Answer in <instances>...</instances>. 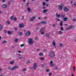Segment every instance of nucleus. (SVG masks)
Instances as JSON below:
<instances>
[{
  "mask_svg": "<svg viewBox=\"0 0 76 76\" xmlns=\"http://www.w3.org/2000/svg\"><path fill=\"white\" fill-rule=\"evenodd\" d=\"M19 34L20 35H22V32H19Z\"/></svg>",
  "mask_w": 76,
  "mask_h": 76,
  "instance_id": "cd10ccee",
  "label": "nucleus"
},
{
  "mask_svg": "<svg viewBox=\"0 0 76 76\" xmlns=\"http://www.w3.org/2000/svg\"><path fill=\"white\" fill-rule=\"evenodd\" d=\"M35 40H37V38L36 37L34 38Z\"/></svg>",
  "mask_w": 76,
  "mask_h": 76,
  "instance_id": "0e129e2a",
  "label": "nucleus"
},
{
  "mask_svg": "<svg viewBox=\"0 0 76 76\" xmlns=\"http://www.w3.org/2000/svg\"><path fill=\"white\" fill-rule=\"evenodd\" d=\"M52 45H53V47H54L56 48V42H55V40H53V41L52 43Z\"/></svg>",
  "mask_w": 76,
  "mask_h": 76,
  "instance_id": "39448f33",
  "label": "nucleus"
},
{
  "mask_svg": "<svg viewBox=\"0 0 76 76\" xmlns=\"http://www.w3.org/2000/svg\"><path fill=\"white\" fill-rule=\"evenodd\" d=\"M52 26L53 27H55L56 26V24H53V26Z\"/></svg>",
  "mask_w": 76,
  "mask_h": 76,
  "instance_id": "8fccbe9b",
  "label": "nucleus"
},
{
  "mask_svg": "<svg viewBox=\"0 0 76 76\" xmlns=\"http://www.w3.org/2000/svg\"><path fill=\"white\" fill-rule=\"evenodd\" d=\"M14 20H17V18L16 17H15L14 18Z\"/></svg>",
  "mask_w": 76,
  "mask_h": 76,
  "instance_id": "f704fd0d",
  "label": "nucleus"
},
{
  "mask_svg": "<svg viewBox=\"0 0 76 76\" xmlns=\"http://www.w3.org/2000/svg\"><path fill=\"white\" fill-rule=\"evenodd\" d=\"M39 59L42 61V60H44V58H40Z\"/></svg>",
  "mask_w": 76,
  "mask_h": 76,
  "instance_id": "7c9ffc66",
  "label": "nucleus"
},
{
  "mask_svg": "<svg viewBox=\"0 0 76 76\" xmlns=\"http://www.w3.org/2000/svg\"><path fill=\"white\" fill-rule=\"evenodd\" d=\"M73 1H71L70 2V3H71V4H72V3H73Z\"/></svg>",
  "mask_w": 76,
  "mask_h": 76,
  "instance_id": "bf43d9fd",
  "label": "nucleus"
},
{
  "mask_svg": "<svg viewBox=\"0 0 76 76\" xmlns=\"http://www.w3.org/2000/svg\"><path fill=\"white\" fill-rule=\"evenodd\" d=\"M7 69H8V70H10V69H11V67H9L7 68Z\"/></svg>",
  "mask_w": 76,
  "mask_h": 76,
  "instance_id": "58836bf2",
  "label": "nucleus"
},
{
  "mask_svg": "<svg viewBox=\"0 0 76 76\" xmlns=\"http://www.w3.org/2000/svg\"><path fill=\"white\" fill-rule=\"evenodd\" d=\"M24 25L23 24H20L19 26L20 28H23Z\"/></svg>",
  "mask_w": 76,
  "mask_h": 76,
  "instance_id": "4468645a",
  "label": "nucleus"
},
{
  "mask_svg": "<svg viewBox=\"0 0 76 76\" xmlns=\"http://www.w3.org/2000/svg\"><path fill=\"white\" fill-rule=\"evenodd\" d=\"M50 6V4H46V6L47 7H48Z\"/></svg>",
  "mask_w": 76,
  "mask_h": 76,
  "instance_id": "c9c22d12",
  "label": "nucleus"
},
{
  "mask_svg": "<svg viewBox=\"0 0 76 76\" xmlns=\"http://www.w3.org/2000/svg\"><path fill=\"white\" fill-rule=\"evenodd\" d=\"M23 2H25V1H26V0H23Z\"/></svg>",
  "mask_w": 76,
  "mask_h": 76,
  "instance_id": "e2e57ef3",
  "label": "nucleus"
},
{
  "mask_svg": "<svg viewBox=\"0 0 76 76\" xmlns=\"http://www.w3.org/2000/svg\"><path fill=\"white\" fill-rule=\"evenodd\" d=\"M56 66V65H55V64H51L50 65V66L51 67H54V66Z\"/></svg>",
  "mask_w": 76,
  "mask_h": 76,
  "instance_id": "aec40b11",
  "label": "nucleus"
},
{
  "mask_svg": "<svg viewBox=\"0 0 76 76\" xmlns=\"http://www.w3.org/2000/svg\"><path fill=\"white\" fill-rule=\"evenodd\" d=\"M27 10L28 12H29V13H31V9H30V8L28 7L27 8Z\"/></svg>",
  "mask_w": 76,
  "mask_h": 76,
  "instance_id": "9b49d317",
  "label": "nucleus"
},
{
  "mask_svg": "<svg viewBox=\"0 0 76 76\" xmlns=\"http://www.w3.org/2000/svg\"><path fill=\"white\" fill-rule=\"evenodd\" d=\"M22 57H23V56H22L21 57H20V58H19V59H21V58H22Z\"/></svg>",
  "mask_w": 76,
  "mask_h": 76,
  "instance_id": "338daca9",
  "label": "nucleus"
},
{
  "mask_svg": "<svg viewBox=\"0 0 76 76\" xmlns=\"http://www.w3.org/2000/svg\"><path fill=\"white\" fill-rule=\"evenodd\" d=\"M28 42L30 45H32V44H33V43H34V42L32 41V39L31 38L28 39Z\"/></svg>",
  "mask_w": 76,
  "mask_h": 76,
  "instance_id": "7ed1b4c3",
  "label": "nucleus"
},
{
  "mask_svg": "<svg viewBox=\"0 0 76 76\" xmlns=\"http://www.w3.org/2000/svg\"><path fill=\"white\" fill-rule=\"evenodd\" d=\"M22 71L24 72L26 70V69L24 68L22 69Z\"/></svg>",
  "mask_w": 76,
  "mask_h": 76,
  "instance_id": "a19ab883",
  "label": "nucleus"
},
{
  "mask_svg": "<svg viewBox=\"0 0 76 76\" xmlns=\"http://www.w3.org/2000/svg\"><path fill=\"white\" fill-rule=\"evenodd\" d=\"M42 9H46V7H42Z\"/></svg>",
  "mask_w": 76,
  "mask_h": 76,
  "instance_id": "6e6d98bb",
  "label": "nucleus"
},
{
  "mask_svg": "<svg viewBox=\"0 0 76 76\" xmlns=\"http://www.w3.org/2000/svg\"><path fill=\"white\" fill-rule=\"evenodd\" d=\"M44 34V32H42L41 33V35H43V34Z\"/></svg>",
  "mask_w": 76,
  "mask_h": 76,
  "instance_id": "864d4df0",
  "label": "nucleus"
},
{
  "mask_svg": "<svg viewBox=\"0 0 76 76\" xmlns=\"http://www.w3.org/2000/svg\"><path fill=\"white\" fill-rule=\"evenodd\" d=\"M13 16H12L10 18V20H13Z\"/></svg>",
  "mask_w": 76,
  "mask_h": 76,
  "instance_id": "4be33fe9",
  "label": "nucleus"
},
{
  "mask_svg": "<svg viewBox=\"0 0 76 76\" xmlns=\"http://www.w3.org/2000/svg\"><path fill=\"white\" fill-rule=\"evenodd\" d=\"M59 45L60 47H62L63 46V44L62 43H60Z\"/></svg>",
  "mask_w": 76,
  "mask_h": 76,
  "instance_id": "c756f323",
  "label": "nucleus"
},
{
  "mask_svg": "<svg viewBox=\"0 0 76 76\" xmlns=\"http://www.w3.org/2000/svg\"><path fill=\"white\" fill-rule=\"evenodd\" d=\"M73 6H75V7H76V2H75V3H74V4H73Z\"/></svg>",
  "mask_w": 76,
  "mask_h": 76,
  "instance_id": "72a5a7b5",
  "label": "nucleus"
},
{
  "mask_svg": "<svg viewBox=\"0 0 76 76\" xmlns=\"http://www.w3.org/2000/svg\"><path fill=\"white\" fill-rule=\"evenodd\" d=\"M7 5L6 4H4L3 5V7L4 8H6V7H7Z\"/></svg>",
  "mask_w": 76,
  "mask_h": 76,
  "instance_id": "f3484780",
  "label": "nucleus"
},
{
  "mask_svg": "<svg viewBox=\"0 0 76 76\" xmlns=\"http://www.w3.org/2000/svg\"><path fill=\"white\" fill-rule=\"evenodd\" d=\"M2 29V25L0 24V31H1Z\"/></svg>",
  "mask_w": 76,
  "mask_h": 76,
  "instance_id": "393cba45",
  "label": "nucleus"
},
{
  "mask_svg": "<svg viewBox=\"0 0 76 76\" xmlns=\"http://www.w3.org/2000/svg\"><path fill=\"white\" fill-rule=\"evenodd\" d=\"M44 18H45V19H47V17H44Z\"/></svg>",
  "mask_w": 76,
  "mask_h": 76,
  "instance_id": "680f3d73",
  "label": "nucleus"
},
{
  "mask_svg": "<svg viewBox=\"0 0 76 76\" xmlns=\"http://www.w3.org/2000/svg\"><path fill=\"white\" fill-rule=\"evenodd\" d=\"M56 17H57V18H60V15L58 14V13H56Z\"/></svg>",
  "mask_w": 76,
  "mask_h": 76,
  "instance_id": "ddd939ff",
  "label": "nucleus"
},
{
  "mask_svg": "<svg viewBox=\"0 0 76 76\" xmlns=\"http://www.w3.org/2000/svg\"><path fill=\"white\" fill-rule=\"evenodd\" d=\"M41 23H42V24H47V22L44 21H40Z\"/></svg>",
  "mask_w": 76,
  "mask_h": 76,
  "instance_id": "2eb2a0df",
  "label": "nucleus"
},
{
  "mask_svg": "<svg viewBox=\"0 0 76 76\" xmlns=\"http://www.w3.org/2000/svg\"><path fill=\"white\" fill-rule=\"evenodd\" d=\"M7 33L8 34H11V32L10 31H8Z\"/></svg>",
  "mask_w": 76,
  "mask_h": 76,
  "instance_id": "4c0bfd02",
  "label": "nucleus"
},
{
  "mask_svg": "<svg viewBox=\"0 0 76 76\" xmlns=\"http://www.w3.org/2000/svg\"><path fill=\"white\" fill-rule=\"evenodd\" d=\"M7 23L8 24H10V21L9 20H7Z\"/></svg>",
  "mask_w": 76,
  "mask_h": 76,
  "instance_id": "473e14b6",
  "label": "nucleus"
},
{
  "mask_svg": "<svg viewBox=\"0 0 76 76\" xmlns=\"http://www.w3.org/2000/svg\"><path fill=\"white\" fill-rule=\"evenodd\" d=\"M61 17L62 18H63V19L64 18V15H61Z\"/></svg>",
  "mask_w": 76,
  "mask_h": 76,
  "instance_id": "b1692460",
  "label": "nucleus"
},
{
  "mask_svg": "<svg viewBox=\"0 0 76 76\" xmlns=\"http://www.w3.org/2000/svg\"><path fill=\"white\" fill-rule=\"evenodd\" d=\"M44 51L45 52H47V49H45L44 50Z\"/></svg>",
  "mask_w": 76,
  "mask_h": 76,
  "instance_id": "5fc2aeb1",
  "label": "nucleus"
},
{
  "mask_svg": "<svg viewBox=\"0 0 76 76\" xmlns=\"http://www.w3.org/2000/svg\"><path fill=\"white\" fill-rule=\"evenodd\" d=\"M14 63V61H13L12 62H10V64H13Z\"/></svg>",
  "mask_w": 76,
  "mask_h": 76,
  "instance_id": "c85d7f7f",
  "label": "nucleus"
},
{
  "mask_svg": "<svg viewBox=\"0 0 76 76\" xmlns=\"http://www.w3.org/2000/svg\"><path fill=\"white\" fill-rule=\"evenodd\" d=\"M42 67H44V64H42Z\"/></svg>",
  "mask_w": 76,
  "mask_h": 76,
  "instance_id": "13d9d810",
  "label": "nucleus"
},
{
  "mask_svg": "<svg viewBox=\"0 0 76 76\" xmlns=\"http://www.w3.org/2000/svg\"><path fill=\"white\" fill-rule=\"evenodd\" d=\"M51 75H52V73H50L49 74V76H51Z\"/></svg>",
  "mask_w": 76,
  "mask_h": 76,
  "instance_id": "3c124183",
  "label": "nucleus"
},
{
  "mask_svg": "<svg viewBox=\"0 0 76 76\" xmlns=\"http://www.w3.org/2000/svg\"><path fill=\"white\" fill-rule=\"evenodd\" d=\"M31 34V32L29 31H27L26 33L25 34V35L26 36H29Z\"/></svg>",
  "mask_w": 76,
  "mask_h": 76,
  "instance_id": "20e7f679",
  "label": "nucleus"
},
{
  "mask_svg": "<svg viewBox=\"0 0 76 76\" xmlns=\"http://www.w3.org/2000/svg\"><path fill=\"white\" fill-rule=\"evenodd\" d=\"M15 30H18V28L17 27H15L14 28Z\"/></svg>",
  "mask_w": 76,
  "mask_h": 76,
  "instance_id": "09e8293b",
  "label": "nucleus"
},
{
  "mask_svg": "<svg viewBox=\"0 0 76 76\" xmlns=\"http://www.w3.org/2000/svg\"><path fill=\"white\" fill-rule=\"evenodd\" d=\"M73 22H75L76 21V19L74 18L73 19Z\"/></svg>",
  "mask_w": 76,
  "mask_h": 76,
  "instance_id": "de8ad7c7",
  "label": "nucleus"
},
{
  "mask_svg": "<svg viewBox=\"0 0 76 76\" xmlns=\"http://www.w3.org/2000/svg\"><path fill=\"white\" fill-rule=\"evenodd\" d=\"M37 64L35 63L33 65V69L34 70H35L37 69Z\"/></svg>",
  "mask_w": 76,
  "mask_h": 76,
  "instance_id": "0eeeda50",
  "label": "nucleus"
},
{
  "mask_svg": "<svg viewBox=\"0 0 76 76\" xmlns=\"http://www.w3.org/2000/svg\"><path fill=\"white\" fill-rule=\"evenodd\" d=\"M43 13H47V10H43Z\"/></svg>",
  "mask_w": 76,
  "mask_h": 76,
  "instance_id": "dca6fc26",
  "label": "nucleus"
},
{
  "mask_svg": "<svg viewBox=\"0 0 76 76\" xmlns=\"http://www.w3.org/2000/svg\"><path fill=\"white\" fill-rule=\"evenodd\" d=\"M24 45H24V44H22L20 45V47H23Z\"/></svg>",
  "mask_w": 76,
  "mask_h": 76,
  "instance_id": "2f4dec72",
  "label": "nucleus"
},
{
  "mask_svg": "<svg viewBox=\"0 0 76 76\" xmlns=\"http://www.w3.org/2000/svg\"><path fill=\"white\" fill-rule=\"evenodd\" d=\"M2 43H3V44H4V43H6V42H7L6 41H2Z\"/></svg>",
  "mask_w": 76,
  "mask_h": 76,
  "instance_id": "bb28decb",
  "label": "nucleus"
},
{
  "mask_svg": "<svg viewBox=\"0 0 76 76\" xmlns=\"http://www.w3.org/2000/svg\"><path fill=\"white\" fill-rule=\"evenodd\" d=\"M36 18L35 17V16H33L32 17V18H31L30 19V20L31 21H33L34 19H35Z\"/></svg>",
  "mask_w": 76,
  "mask_h": 76,
  "instance_id": "9d476101",
  "label": "nucleus"
},
{
  "mask_svg": "<svg viewBox=\"0 0 76 76\" xmlns=\"http://www.w3.org/2000/svg\"><path fill=\"white\" fill-rule=\"evenodd\" d=\"M46 36L48 37H49V34L47 33L46 34Z\"/></svg>",
  "mask_w": 76,
  "mask_h": 76,
  "instance_id": "ea45409f",
  "label": "nucleus"
},
{
  "mask_svg": "<svg viewBox=\"0 0 76 76\" xmlns=\"http://www.w3.org/2000/svg\"><path fill=\"white\" fill-rule=\"evenodd\" d=\"M63 4H61L60 5L58 6V9L59 10H61L63 9Z\"/></svg>",
  "mask_w": 76,
  "mask_h": 76,
  "instance_id": "f03ea898",
  "label": "nucleus"
},
{
  "mask_svg": "<svg viewBox=\"0 0 76 76\" xmlns=\"http://www.w3.org/2000/svg\"><path fill=\"white\" fill-rule=\"evenodd\" d=\"M58 33H59V34H61L63 33V32H62L61 31H58Z\"/></svg>",
  "mask_w": 76,
  "mask_h": 76,
  "instance_id": "5701e85b",
  "label": "nucleus"
},
{
  "mask_svg": "<svg viewBox=\"0 0 76 76\" xmlns=\"http://www.w3.org/2000/svg\"><path fill=\"white\" fill-rule=\"evenodd\" d=\"M2 70V69H1V68H0V72H1Z\"/></svg>",
  "mask_w": 76,
  "mask_h": 76,
  "instance_id": "4d7b16f0",
  "label": "nucleus"
},
{
  "mask_svg": "<svg viewBox=\"0 0 76 76\" xmlns=\"http://www.w3.org/2000/svg\"><path fill=\"white\" fill-rule=\"evenodd\" d=\"M60 29L61 30V31H63V27H61L60 28Z\"/></svg>",
  "mask_w": 76,
  "mask_h": 76,
  "instance_id": "79ce46f5",
  "label": "nucleus"
},
{
  "mask_svg": "<svg viewBox=\"0 0 76 76\" xmlns=\"http://www.w3.org/2000/svg\"><path fill=\"white\" fill-rule=\"evenodd\" d=\"M18 41V39H16L15 40V42H17V41Z\"/></svg>",
  "mask_w": 76,
  "mask_h": 76,
  "instance_id": "a18cd8bd",
  "label": "nucleus"
},
{
  "mask_svg": "<svg viewBox=\"0 0 76 76\" xmlns=\"http://www.w3.org/2000/svg\"><path fill=\"white\" fill-rule=\"evenodd\" d=\"M39 54V55H40V56H43V55H44L43 53H40Z\"/></svg>",
  "mask_w": 76,
  "mask_h": 76,
  "instance_id": "412c9836",
  "label": "nucleus"
},
{
  "mask_svg": "<svg viewBox=\"0 0 76 76\" xmlns=\"http://www.w3.org/2000/svg\"><path fill=\"white\" fill-rule=\"evenodd\" d=\"M53 63V61H51L50 62V64H52Z\"/></svg>",
  "mask_w": 76,
  "mask_h": 76,
  "instance_id": "e433bc0d",
  "label": "nucleus"
},
{
  "mask_svg": "<svg viewBox=\"0 0 76 76\" xmlns=\"http://www.w3.org/2000/svg\"><path fill=\"white\" fill-rule=\"evenodd\" d=\"M47 72H50V70L49 69H46Z\"/></svg>",
  "mask_w": 76,
  "mask_h": 76,
  "instance_id": "37998d69",
  "label": "nucleus"
},
{
  "mask_svg": "<svg viewBox=\"0 0 76 76\" xmlns=\"http://www.w3.org/2000/svg\"><path fill=\"white\" fill-rule=\"evenodd\" d=\"M44 28H42V29H41L40 30V32H42L44 31Z\"/></svg>",
  "mask_w": 76,
  "mask_h": 76,
  "instance_id": "a211bd4d",
  "label": "nucleus"
},
{
  "mask_svg": "<svg viewBox=\"0 0 76 76\" xmlns=\"http://www.w3.org/2000/svg\"><path fill=\"white\" fill-rule=\"evenodd\" d=\"M56 20H57V21H60V20H59V19H58V18H56Z\"/></svg>",
  "mask_w": 76,
  "mask_h": 76,
  "instance_id": "c03bdc74",
  "label": "nucleus"
},
{
  "mask_svg": "<svg viewBox=\"0 0 76 76\" xmlns=\"http://www.w3.org/2000/svg\"><path fill=\"white\" fill-rule=\"evenodd\" d=\"M4 32L5 33H7V31L6 30H4Z\"/></svg>",
  "mask_w": 76,
  "mask_h": 76,
  "instance_id": "052dcab7",
  "label": "nucleus"
},
{
  "mask_svg": "<svg viewBox=\"0 0 76 76\" xmlns=\"http://www.w3.org/2000/svg\"><path fill=\"white\" fill-rule=\"evenodd\" d=\"M16 68H18V66H15L14 67H12L11 69V70L12 71V70H15Z\"/></svg>",
  "mask_w": 76,
  "mask_h": 76,
  "instance_id": "1a4fd4ad",
  "label": "nucleus"
},
{
  "mask_svg": "<svg viewBox=\"0 0 76 76\" xmlns=\"http://www.w3.org/2000/svg\"><path fill=\"white\" fill-rule=\"evenodd\" d=\"M5 0H2V1L3 2H5Z\"/></svg>",
  "mask_w": 76,
  "mask_h": 76,
  "instance_id": "774afa93",
  "label": "nucleus"
},
{
  "mask_svg": "<svg viewBox=\"0 0 76 76\" xmlns=\"http://www.w3.org/2000/svg\"><path fill=\"white\" fill-rule=\"evenodd\" d=\"M39 50H40V49H37V51H39Z\"/></svg>",
  "mask_w": 76,
  "mask_h": 76,
  "instance_id": "69168bd1",
  "label": "nucleus"
},
{
  "mask_svg": "<svg viewBox=\"0 0 76 76\" xmlns=\"http://www.w3.org/2000/svg\"><path fill=\"white\" fill-rule=\"evenodd\" d=\"M73 27V26H70L68 28H66V30H69V29H72V28Z\"/></svg>",
  "mask_w": 76,
  "mask_h": 76,
  "instance_id": "6e6552de",
  "label": "nucleus"
},
{
  "mask_svg": "<svg viewBox=\"0 0 76 76\" xmlns=\"http://www.w3.org/2000/svg\"><path fill=\"white\" fill-rule=\"evenodd\" d=\"M63 21H61V22L60 23V25L61 26H63Z\"/></svg>",
  "mask_w": 76,
  "mask_h": 76,
  "instance_id": "6ab92c4d",
  "label": "nucleus"
},
{
  "mask_svg": "<svg viewBox=\"0 0 76 76\" xmlns=\"http://www.w3.org/2000/svg\"><path fill=\"white\" fill-rule=\"evenodd\" d=\"M26 63H30V61H28L26 62Z\"/></svg>",
  "mask_w": 76,
  "mask_h": 76,
  "instance_id": "603ef678",
  "label": "nucleus"
},
{
  "mask_svg": "<svg viewBox=\"0 0 76 76\" xmlns=\"http://www.w3.org/2000/svg\"><path fill=\"white\" fill-rule=\"evenodd\" d=\"M42 5L43 6H44L45 5V2H42Z\"/></svg>",
  "mask_w": 76,
  "mask_h": 76,
  "instance_id": "a878e982",
  "label": "nucleus"
},
{
  "mask_svg": "<svg viewBox=\"0 0 76 76\" xmlns=\"http://www.w3.org/2000/svg\"><path fill=\"white\" fill-rule=\"evenodd\" d=\"M49 56L52 58H54V53L53 51L50 52L49 53Z\"/></svg>",
  "mask_w": 76,
  "mask_h": 76,
  "instance_id": "f257e3e1",
  "label": "nucleus"
},
{
  "mask_svg": "<svg viewBox=\"0 0 76 76\" xmlns=\"http://www.w3.org/2000/svg\"><path fill=\"white\" fill-rule=\"evenodd\" d=\"M67 19H68V18H64L63 19V20L64 21V22H66V21H67Z\"/></svg>",
  "mask_w": 76,
  "mask_h": 76,
  "instance_id": "f8f14e48",
  "label": "nucleus"
},
{
  "mask_svg": "<svg viewBox=\"0 0 76 76\" xmlns=\"http://www.w3.org/2000/svg\"><path fill=\"white\" fill-rule=\"evenodd\" d=\"M21 52H22L20 50H19L18 51V53H21Z\"/></svg>",
  "mask_w": 76,
  "mask_h": 76,
  "instance_id": "49530a36",
  "label": "nucleus"
},
{
  "mask_svg": "<svg viewBox=\"0 0 76 76\" xmlns=\"http://www.w3.org/2000/svg\"><path fill=\"white\" fill-rule=\"evenodd\" d=\"M64 10L65 11V12H69V9L66 7H65L64 8Z\"/></svg>",
  "mask_w": 76,
  "mask_h": 76,
  "instance_id": "423d86ee",
  "label": "nucleus"
}]
</instances>
